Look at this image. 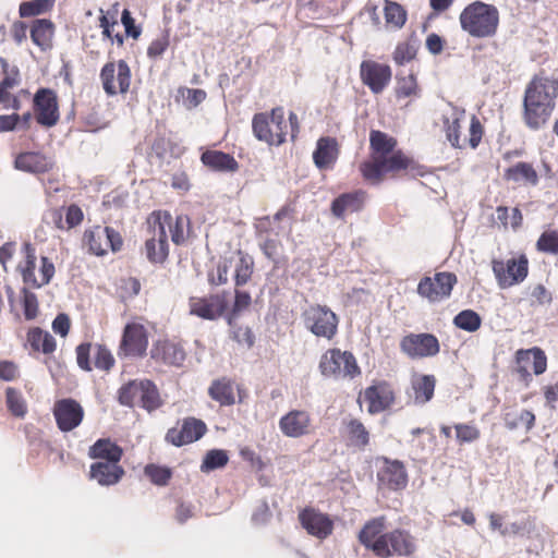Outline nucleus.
<instances>
[{
	"mask_svg": "<svg viewBox=\"0 0 558 558\" xmlns=\"http://www.w3.org/2000/svg\"><path fill=\"white\" fill-rule=\"evenodd\" d=\"M146 239L144 251L147 259L153 264H163L169 257V241L167 229L171 241L175 245H183L191 233V219L187 215L172 217L168 210H154L145 221Z\"/></svg>",
	"mask_w": 558,
	"mask_h": 558,
	"instance_id": "f257e3e1",
	"label": "nucleus"
},
{
	"mask_svg": "<svg viewBox=\"0 0 558 558\" xmlns=\"http://www.w3.org/2000/svg\"><path fill=\"white\" fill-rule=\"evenodd\" d=\"M397 140L379 130L369 133L371 156L360 163L359 170L366 182L378 184L387 173L414 170L415 162L402 150H395Z\"/></svg>",
	"mask_w": 558,
	"mask_h": 558,
	"instance_id": "f03ea898",
	"label": "nucleus"
},
{
	"mask_svg": "<svg viewBox=\"0 0 558 558\" xmlns=\"http://www.w3.org/2000/svg\"><path fill=\"white\" fill-rule=\"evenodd\" d=\"M385 515L373 518L359 532V542L378 558L411 557L416 551L415 537L404 529L386 532Z\"/></svg>",
	"mask_w": 558,
	"mask_h": 558,
	"instance_id": "7ed1b4c3",
	"label": "nucleus"
},
{
	"mask_svg": "<svg viewBox=\"0 0 558 558\" xmlns=\"http://www.w3.org/2000/svg\"><path fill=\"white\" fill-rule=\"evenodd\" d=\"M558 97V77L543 73L534 75L526 85L523 97L522 118L531 130H539L549 121Z\"/></svg>",
	"mask_w": 558,
	"mask_h": 558,
	"instance_id": "20e7f679",
	"label": "nucleus"
},
{
	"mask_svg": "<svg viewBox=\"0 0 558 558\" xmlns=\"http://www.w3.org/2000/svg\"><path fill=\"white\" fill-rule=\"evenodd\" d=\"M290 134L294 140L300 131L299 119L296 113L291 111L289 120L284 118V110L282 107L272 108L268 112L255 113L252 119V131L254 136L265 142L270 146H280L287 141V135Z\"/></svg>",
	"mask_w": 558,
	"mask_h": 558,
	"instance_id": "39448f33",
	"label": "nucleus"
},
{
	"mask_svg": "<svg viewBox=\"0 0 558 558\" xmlns=\"http://www.w3.org/2000/svg\"><path fill=\"white\" fill-rule=\"evenodd\" d=\"M459 23L470 37L492 38L498 33L500 14L496 5L476 0L463 8Z\"/></svg>",
	"mask_w": 558,
	"mask_h": 558,
	"instance_id": "423d86ee",
	"label": "nucleus"
},
{
	"mask_svg": "<svg viewBox=\"0 0 558 558\" xmlns=\"http://www.w3.org/2000/svg\"><path fill=\"white\" fill-rule=\"evenodd\" d=\"M118 400L122 405H140L147 412H153L163 404L157 386L150 379L131 380L123 385L119 389Z\"/></svg>",
	"mask_w": 558,
	"mask_h": 558,
	"instance_id": "0eeeda50",
	"label": "nucleus"
},
{
	"mask_svg": "<svg viewBox=\"0 0 558 558\" xmlns=\"http://www.w3.org/2000/svg\"><path fill=\"white\" fill-rule=\"evenodd\" d=\"M464 120V111H453L451 116L444 118V130L446 137L452 147L463 149L470 147L475 149L478 147L484 135V125L481 120L472 114L469 125V135L461 136L462 122Z\"/></svg>",
	"mask_w": 558,
	"mask_h": 558,
	"instance_id": "6e6552de",
	"label": "nucleus"
},
{
	"mask_svg": "<svg viewBox=\"0 0 558 558\" xmlns=\"http://www.w3.org/2000/svg\"><path fill=\"white\" fill-rule=\"evenodd\" d=\"M24 260L17 266L23 282L34 289H39L50 282L54 276V265L46 256L40 257V264L38 266V275L35 274L36 268V251L35 247L26 242L23 244Z\"/></svg>",
	"mask_w": 558,
	"mask_h": 558,
	"instance_id": "1a4fd4ad",
	"label": "nucleus"
},
{
	"mask_svg": "<svg viewBox=\"0 0 558 558\" xmlns=\"http://www.w3.org/2000/svg\"><path fill=\"white\" fill-rule=\"evenodd\" d=\"M318 368L325 377L355 378L361 375V368L353 353L337 348L329 349L322 355Z\"/></svg>",
	"mask_w": 558,
	"mask_h": 558,
	"instance_id": "9d476101",
	"label": "nucleus"
},
{
	"mask_svg": "<svg viewBox=\"0 0 558 558\" xmlns=\"http://www.w3.org/2000/svg\"><path fill=\"white\" fill-rule=\"evenodd\" d=\"M302 318L305 328L318 338L332 340L338 333L339 318L327 305L308 306Z\"/></svg>",
	"mask_w": 558,
	"mask_h": 558,
	"instance_id": "9b49d317",
	"label": "nucleus"
},
{
	"mask_svg": "<svg viewBox=\"0 0 558 558\" xmlns=\"http://www.w3.org/2000/svg\"><path fill=\"white\" fill-rule=\"evenodd\" d=\"M492 270L500 289H508L523 282L529 275V259L525 254L507 260L493 259Z\"/></svg>",
	"mask_w": 558,
	"mask_h": 558,
	"instance_id": "f8f14e48",
	"label": "nucleus"
},
{
	"mask_svg": "<svg viewBox=\"0 0 558 558\" xmlns=\"http://www.w3.org/2000/svg\"><path fill=\"white\" fill-rule=\"evenodd\" d=\"M131 69L126 61H109L100 70L99 78L107 96L126 94L131 86Z\"/></svg>",
	"mask_w": 558,
	"mask_h": 558,
	"instance_id": "ddd939ff",
	"label": "nucleus"
},
{
	"mask_svg": "<svg viewBox=\"0 0 558 558\" xmlns=\"http://www.w3.org/2000/svg\"><path fill=\"white\" fill-rule=\"evenodd\" d=\"M514 362L513 372L525 387L532 383L531 369L535 375H542L547 369V356L538 347L518 350Z\"/></svg>",
	"mask_w": 558,
	"mask_h": 558,
	"instance_id": "4468645a",
	"label": "nucleus"
},
{
	"mask_svg": "<svg viewBox=\"0 0 558 558\" xmlns=\"http://www.w3.org/2000/svg\"><path fill=\"white\" fill-rule=\"evenodd\" d=\"M458 278L453 272L440 271L433 277H423L417 284V294L430 303L441 302L451 295Z\"/></svg>",
	"mask_w": 558,
	"mask_h": 558,
	"instance_id": "2eb2a0df",
	"label": "nucleus"
},
{
	"mask_svg": "<svg viewBox=\"0 0 558 558\" xmlns=\"http://www.w3.org/2000/svg\"><path fill=\"white\" fill-rule=\"evenodd\" d=\"M36 122L44 128H52L60 120L59 101L53 89L41 87L33 98Z\"/></svg>",
	"mask_w": 558,
	"mask_h": 558,
	"instance_id": "dca6fc26",
	"label": "nucleus"
},
{
	"mask_svg": "<svg viewBox=\"0 0 558 558\" xmlns=\"http://www.w3.org/2000/svg\"><path fill=\"white\" fill-rule=\"evenodd\" d=\"M400 350L411 360L426 359L440 352V343L433 333H409L400 340Z\"/></svg>",
	"mask_w": 558,
	"mask_h": 558,
	"instance_id": "f3484780",
	"label": "nucleus"
},
{
	"mask_svg": "<svg viewBox=\"0 0 558 558\" xmlns=\"http://www.w3.org/2000/svg\"><path fill=\"white\" fill-rule=\"evenodd\" d=\"M148 348V333L138 323L126 324L118 349L119 357H142Z\"/></svg>",
	"mask_w": 558,
	"mask_h": 558,
	"instance_id": "a211bd4d",
	"label": "nucleus"
},
{
	"mask_svg": "<svg viewBox=\"0 0 558 558\" xmlns=\"http://www.w3.org/2000/svg\"><path fill=\"white\" fill-rule=\"evenodd\" d=\"M207 432L204 421L194 416L178 421L177 426L167 430L165 440L175 447H182L201 439Z\"/></svg>",
	"mask_w": 558,
	"mask_h": 558,
	"instance_id": "6ab92c4d",
	"label": "nucleus"
},
{
	"mask_svg": "<svg viewBox=\"0 0 558 558\" xmlns=\"http://www.w3.org/2000/svg\"><path fill=\"white\" fill-rule=\"evenodd\" d=\"M94 349V365L97 369L109 372L114 366V357L111 351L100 343L93 345L90 342H84L76 347V362L81 369L85 372L93 371L90 362V352Z\"/></svg>",
	"mask_w": 558,
	"mask_h": 558,
	"instance_id": "aec40b11",
	"label": "nucleus"
},
{
	"mask_svg": "<svg viewBox=\"0 0 558 558\" xmlns=\"http://www.w3.org/2000/svg\"><path fill=\"white\" fill-rule=\"evenodd\" d=\"M52 413L58 428L63 433L78 427L85 415L81 403L72 398L57 400Z\"/></svg>",
	"mask_w": 558,
	"mask_h": 558,
	"instance_id": "412c9836",
	"label": "nucleus"
},
{
	"mask_svg": "<svg viewBox=\"0 0 558 558\" xmlns=\"http://www.w3.org/2000/svg\"><path fill=\"white\" fill-rule=\"evenodd\" d=\"M228 302L225 293L208 296H191L189 300L190 314L206 320H215L227 311Z\"/></svg>",
	"mask_w": 558,
	"mask_h": 558,
	"instance_id": "4be33fe9",
	"label": "nucleus"
},
{
	"mask_svg": "<svg viewBox=\"0 0 558 558\" xmlns=\"http://www.w3.org/2000/svg\"><path fill=\"white\" fill-rule=\"evenodd\" d=\"M360 77L373 94H380L390 83L391 68L374 60H364L360 65Z\"/></svg>",
	"mask_w": 558,
	"mask_h": 558,
	"instance_id": "5701e85b",
	"label": "nucleus"
},
{
	"mask_svg": "<svg viewBox=\"0 0 558 558\" xmlns=\"http://www.w3.org/2000/svg\"><path fill=\"white\" fill-rule=\"evenodd\" d=\"M364 399L367 402V412L374 415L390 409L395 404L396 392L390 383L379 380L365 388Z\"/></svg>",
	"mask_w": 558,
	"mask_h": 558,
	"instance_id": "b1692460",
	"label": "nucleus"
},
{
	"mask_svg": "<svg viewBox=\"0 0 558 558\" xmlns=\"http://www.w3.org/2000/svg\"><path fill=\"white\" fill-rule=\"evenodd\" d=\"M299 521L310 535L320 539L328 537L333 530V522L330 518L313 507L301 510Z\"/></svg>",
	"mask_w": 558,
	"mask_h": 558,
	"instance_id": "393cba45",
	"label": "nucleus"
},
{
	"mask_svg": "<svg viewBox=\"0 0 558 558\" xmlns=\"http://www.w3.org/2000/svg\"><path fill=\"white\" fill-rule=\"evenodd\" d=\"M281 433L290 438L310 435L313 430V420L305 410H291L279 420Z\"/></svg>",
	"mask_w": 558,
	"mask_h": 558,
	"instance_id": "a878e982",
	"label": "nucleus"
},
{
	"mask_svg": "<svg viewBox=\"0 0 558 558\" xmlns=\"http://www.w3.org/2000/svg\"><path fill=\"white\" fill-rule=\"evenodd\" d=\"M377 480L379 485L391 490L404 488L408 484L404 464L399 460L384 458V465L377 472Z\"/></svg>",
	"mask_w": 558,
	"mask_h": 558,
	"instance_id": "bb28decb",
	"label": "nucleus"
},
{
	"mask_svg": "<svg viewBox=\"0 0 558 558\" xmlns=\"http://www.w3.org/2000/svg\"><path fill=\"white\" fill-rule=\"evenodd\" d=\"M339 155L340 145L338 140L331 136H322L316 142L313 161L319 170H330L335 167Z\"/></svg>",
	"mask_w": 558,
	"mask_h": 558,
	"instance_id": "cd10ccee",
	"label": "nucleus"
},
{
	"mask_svg": "<svg viewBox=\"0 0 558 558\" xmlns=\"http://www.w3.org/2000/svg\"><path fill=\"white\" fill-rule=\"evenodd\" d=\"M125 475V470L120 463L95 461L89 466L88 477L100 486L117 485Z\"/></svg>",
	"mask_w": 558,
	"mask_h": 558,
	"instance_id": "c85d7f7f",
	"label": "nucleus"
},
{
	"mask_svg": "<svg viewBox=\"0 0 558 558\" xmlns=\"http://www.w3.org/2000/svg\"><path fill=\"white\" fill-rule=\"evenodd\" d=\"M14 166L24 172L43 174L53 169L54 161L40 151H23L15 157Z\"/></svg>",
	"mask_w": 558,
	"mask_h": 558,
	"instance_id": "c756f323",
	"label": "nucleus"
},
{
	"mask_svg": "<svg viewBox=\"0 0 558 558\" xmlns=\"http://www.w3.org/2000/svg\"><path fill=\"white\" fill-rule=\"evenodd\" d=\"M342 437L347 447L359 451H364L371 444V433L359 418L343 421Z\"/></svg>",
	"mask_w": 558,
	"mask_h": 558,
	"instance_id": "7c9ffc66",
	"label": "nucleus"
},
{
	"mask_svg": "<svg viewBox=\"0 0 558 558\" xmlns=\"http://www.w3.org/2000/svg\"><path fill=\"white\" fill-rule=\"evenodd\" d=\"M150 355L156 362L170 366H181L186 357L183 347L168 339L157 341L150 351Z\"/></svg>",
	"mask_w": 558,
	"mask_h": 558,
	"instance_id": "2f4dec72",
	"label": "nucleus"
},
{
	"mask_svg": "<svg viewBox=\"0 0 558 558\" xmlns=\"http://www.w3.org/2000/svg\"><path fill=\"white\" fill-rule=\"evenodd\" d=\"M366 197L367 193L363 190L343 193L332 201L330 210L335 217L343 218L347 213L360 211L364 207Z\"/></svg>",
	"mask_w": 558,
	"mask_h": 558,
	"instance_id": "473e14b6",
	"label": "nucleus"
},
{
	"mask_svg": "<svg viewBox=\"0 0 558 558\" xmlns=\"http://www.w3.org/2000/svg\"><path fill=\"white\" fill-rule=\"evenodd\" d=\"M123 448L110 438H99L88 448V457L95 461L120 463Z\"/></svg>",
	"mask_w": 558,
	"mask_h": 558,
	"instance_id": "72a5a7b5",
	"label": "nucleus"
},
{
	"mask_svg": "<svg viewBox=\"0 0 558 558\" xmlns=\"http://www.w3.org/2000/svg\"><path fill=\"white\" fill-rule=\"evenodd\" d=\"M49 223H52L58 230H70L82 223L84 214L76 204H71L65 209V219L63 220L62 208H52L47 214Z\"/></svg>",
	"mask_w": 558,
	"mask_h": 558,
	"instance_id": "f704fd0d",
	"label": "nucleus"
},
{
	"mask_svg": "<svg viewBox=\"0 0 558 558\" xmlns=\"http://www.w3.org/2000/svg\"><path fill=\"white\" fill-rule=\"evenodd\" d=\"M201 161L207 168L218 172H234L239 169V163L230 154L207 149L201 156Z\"/></svg>",
	"mask_w": 558,
	"mask_h": 558,
	"instance_id": "c9c22d12",
	"label": "nucleus"
},
{
	"mask_svg": "<svg viewBox=\"0 0 558 558\" xmlns=\"http://www.w3.org/2000/svg\"><path fill=\"white\" fill-rule=\"evenodd\" d=\"M504 179L508 182L521 183L535 186L539 182L537 170L531 162L519 161L507 168Z\"/></svg>",
	"mask_w": 558,
	"mask_h": 558,
	"instance_id": "e433bc0d",
	"label": "nucleus"
},
{
	"mask_svg": "<svg viewBox=\"0 0 558 558\" xmlns=\"http://www.w3.org/2000/svg\"><path fill=\"white\" fill-rule=\"evenodd\" d=\"M208 396L220 407H230L235 403L234 381L228 377H221L211 381Z\"/></svg>",
	"mask_w": 558,
	"mask_h": 558,
	"instance_id": "4c0bfd02",
	"label": "nucleus"
},
{
	"mask_svg": "<svg viewBox=\"0 0 558 558\" xmlns=\"http://www.w3.org/2000/svg\"><path fill=\"white\" fill-rule=\"evenodd\" d=\"M436 377L434 375H417L413 377L411 387L413 390L414 403L426 404L434 398Z\"/></svg>",
	"mask_w": 558,
	"mask_h": 558,
	"instance_id": "58836bf2",
	"label": "nucleus"
},
{
	"mask_svg": "<svg viewBox=\"0 0 558 558\" xmlns=\"http://www.w3.org/2000/svg\"><path fill=\"white\" fill-rule=\"evenodd\" d=\"M0 65L3 72V78L0 82V104L7 107V102L10 100V89L20 85L21 74L19 68L10 65L4 58H0Z\"/></svg>",
	"mask_w": 558,
	"mask_h": 558,
	"instance_id": "ea45409f",
	"label": "nucleus"
},
{
	"mask_svg": "<svg viewBox=\"0 0 558 558\" xmlns=\"http://www.w3.org/2000/svg\"><path fill=\"white\" fill-rule=\"evenodd\" d=\"M54 24L47 19L35 20L31 27V38L41 50L51 48Z\"/></svg>",
	"mask_w": 558,
	"mask_h": 558,
	"instance_id": "a19ab883",
	"label": "nucleus"
},
{
	"mask_svg": "<svg viewBox=\"0 0 558 558\" xmlns=\"http://www.w3.org/2000/svg\"><path fill=\"white\" fill-rule=\"evenodd\" d=\"M27 342L36 352L51 354L56 351L57 343L52 335L39 327H33L27 332Z\"/></svg>",
	"mask_w": 558,
	"mask_h": 558,
	"instance_id": "79ce46f5",
	"label": "nucleus"
},
{
	"mask_svg": "<svg viewBox=\"0 0 558 558\" xmlns=\"http://www.w3.org/2000/svg\"><path fill=\"white\" fill-rule=\"evenodd\" d=\"M236 263L234 265V284L240 288L246 284L254 272V259L247 253L238 250L236 251Z\"/></svg>",
	"mask_w": 558,
	"mask_h": 558,
	"instance_id": "37998d69",
	"label": "nucleus"
},
{
	"mask_svg": "<svg viewBox=\"0 0 558 558\" xmlns=\"http://www.w3.org/2000/svg\"><path fill=\"white\" fill-rule=\"evenodd\" d=\"M504 423L505 426L508 429H517L521 426H523L526 430H530L533 428L535 424V415L530 410H515V409H508L504 413Z\"/></svg>",
	"mask_w": 558,
	"mask_h": 558,
	"instance_id": "c03bdc74",
	"label": "nucleus"
},
{
	"mask_svg": "<svg viewBox=\"0 0 558 558\" xmlns=\"http://www.w3.org/2000/svg\"><path fill=\"white\" fill-rule=\"evenodd\" d=\"M384 14L387 25L396 29L402 28L408 19L405 9L398 2L390 0L385 1Z\"/></svg>",
	"mask_w": 558,
	"mask_h": 558,
	"instance_id": "a18cd8bd",
	"label": "nucleus"
},
{
	"mask_svg": "<svg viewBox=\"0 0 558 558\" xmlns=\"http://www.w3.org/2000/svg\"><path fill=\"white\" fill-rule=\"evenodd\" d=\"M5 404L9 412L17 417L24 418L27 414V403L22 393L13 387H8L5 390Z\"/></svg>",
	"mask_w": 558,
	"mask_h": 558,
	"instance_id": "49530a36",
	"label": "nucleus"
},
{
	"mask_svg": "<svg viewBox=\"0 0 558 558\" xmlns=\"http://www.w3.org/2000/svg\"><path fill=\"white\" fill-rule=\"evenodd\" d=\"M453 325L468 332H474L482 325L481 316L473 310H463L453 318Z\"/></svg>",
	"mask_w": 558,
	"mask_h": 558,
	"instance_id": "de8ad7c7",
	"label": "nucleus"
},
{
	"mask_svg": "<svg viewBox=\"0 0 558 558\" xmlns=\"http://www.w3.org/2000/svg\"><path fill=\"white\" fill-rule=\"evenodd\" d=\"M53 5L54 0L24 1L19 7V14L21 17H32L51 11Z\"/></svg>",
	"mask_w": 558,
	"mask_h": 558,
	"instance_id": "09e8293b",
	"label": "nucleus"
},
{
	"mask_svg": "<svg viewBox=\"0 0 558 558\" xmlns=\"http://www.w3.org/2000/svg\"><path fill=\"white\" fill-rule=\"evenodd\" d=\"M535 247L538 252L558 255V229H546L538 236Z\"/></svg>",
	"mask_w": 558,
	"mask_h": 558,
	"instance_id": "8fccbe9b",
	"label": "nucleus"
},
{
	"mask_svg": "<svg viewBox=\"0 0 558 558\" xmlns=\"http://www.w3.org/2000/svg\"><path fill=\"white\" fill-rule=\"evenodd\" d=\"M144 474L156 486L168 485L172 477V471L170 468L155 463L145 465Z\"/></svg>",
	"mask_w": 558,
	"mask_h": 558,
	"instance_id": "3c124183",
	"label": "nucleus"
},
{
	"mask_svg": "<svg viewBox=\"0 0 558 558\" xmlns=\"http://www.w3.org/2000/svg\"><path fill=\"white\" fill-rule=\"evenodd\" d=\"M229 461L227 452L222 449L209 450L201 464L202 472H210L216 469L223 468Z\"/></svg>",
	"mask_w": 558,
	"mask_h": 558,
	"instance_id": "603ef678",
	"label": "nucleus"
},
{
	"mask_svg": "<svg viewBox=\"0 0 558 558\" xmlns=\"http://www.w3.org/2000/svg\"><path fill=\"white\" fill-rule=\"evenodd\" d=\"M416 53L417 47L414 40L401 41L397 45L392 53V59L396 64L403 65L412 61L416 57Z\"/></svg>",
	"mask_w": 558,
	"mask_h": 558,
	"instance_id": "864d4df0",
	"label": "nucleus"
},
{
	"mask_svg": "<svg viewBox=\"0 0 558 558\" xmlns=\"http://www.w3.org/2000/svg\"><path fill=\"white\" fill-rule=\"evenodd\" d=\"M94 236L99 240H105L107 250L111 248L113 252L119 251L123 244L121 234L111 227H96Z\"/></svg>",
	"mask_w": 558,
	"mask_h": 558,
	"instance_id": "5fc2aeb1",
	"label": "nucleus"
},
{
	"mask_svg": "<svg viewBox=\"0 0 558 558\" xmlns=\"http://www.w3.org/2000/svg\"><path fill=\"white\" fill-rule=\"evenodd\" d=\"M420 92L416 76L414 74H409L407 76L398 78L396 96L398 98H407L411 96H416Z\"/></svg>",
	"mask_w": 558,
	"mask_h": 558,
	"instance_id": "6e6d98bb",
	"label": "nucleus"
},
{
	"mask_svg": "<svg viewBox=\"0 0 558 558\" xmlns=\"http://www.w3.org/2000/svg\"><path fill=\"white\" fill-rule=\"evenodd\" d=\"M21 293L24 317L26 320H33L38 316L39 313L38 299L36 294L29 291L27 288H23Z\"/></svg>",
	"mask_w": 558,
	"mask_h": 558,
	"instance_id": "4d7b16f0",
	"label": "nucleus"
},
{
	"mask_svg": "<svg viewBox=\"0 0 558 558\" xmlns=\"http://www.w3.org/2000/svg\"><path fill=\"white\" fill-rule=\"evenodd\" d=\"M553 302V293L543 284H535L530 292L531 306H546Z\"/></svg>",
	"mask_w": 558,
	"mask_h": 558,
	"instance_id": "13d9d810",
	"label": "nucleus"
},
{
	"mask_svg": "<svg viewBox=\"0 0 558 558\" xmlns=\"http://www.w3.org/2000/svg\"><path fill=\"white\" fill-rule=\"evenodd\" d=\"M454 429L460 444L473 442L481 437V432L475 425L459 423L454 425Z\"/></svg>",
	"mask_w": 558,
	"mask_h": 558,
	"instance_id": "bf43d9fd",
	"label": "nucleus"
},
{
	"mask_svg": "<svg viewBox=\"0 0 558 558\" xmlns=\"http://www.w3.org/2000/svg\"><path fill=\"white\" fill-rule=\"evenodd\" d=\"M231 266V260L223 259L218 263L215 271H210L208 274V282L211 286H222L226 284L229 280V269Z\"/></svg>",
	"mask_w": 558,
	"mask_h": 558,
	"instance_id": "052dcab7",
	"label": "nucleus"
},
{
	"mask_svg": "<svg viewBox=\"0 0 558 558\" xmlns=\"http://www.w3.org/2000/svg\"><path fill=\"white\" fill-rule=\"evenodd\" d=\"M182 96L184 98L185 106L189 109H192L202 104L206 99L207 94L204 89L199 88H184L182 90Z\"/></svg>",
	"mask_w": 558,
	"mask_h": 558,
	"instance_id": "680f3d73",
	"label": "nucleus"
},
{
	"mask_svg": "<svg viewBox=\"0 0 558 558\" xmlns=\"http://www.w3.org/2000/svg\"><path fill=\"white\" fill-rule=\"evenodd\" d=\"M170 45V41H169V36L168 35H162L156 39H154L148 48H147V56L149 59H158L160 58L165 51L168 49Z\"/></svg>",
	"mask_w": 558,
	"mask_h": 558,
	"instance_id": "e2e57ef3",
	"label": "nucleus"
},
{
	"mask_svg": "<svg viewBox=\"0 0 558 558\" xmlns=\"http://www.w3.org/2000/svg\"><path fill=\"white\" fill-rule=\"evenodd\" d=\"M251 303H252L251 294L247 291L240 290L239 288L235 287L232 313L236 314L242 311H245L246 308L250 307Z\"/></svg>",
	"mask_w": 558,
	"mask_h": 558,
	"instance_id": "0e129e2a",
	"label": "nucleus"
},
{
	"mask_svg": "<svg viewBox=\"0 0 558 558\" xmlns=\"http://www.w3.org/2000/svg\"><path fill=\"white\" fill-rule=\"evenodd\" d=\"M95 229L85 232L86 243L88 245L89 251L97 255L101 256L107 253V245L105 244V240L96 239Z\"/></svg>",
	"mask_w": 558,
	"mask_h": 558,
	"instance_id": "69168bd1",
	"label": "nucleus"
},
{
	"mask_svg": "<svg viewBox=\"0 0 558 558\" xmlns=\"http://www.w3.org/2000/svg\"><path fill=\"white\" fill-rule=\"evenodd\" d=\"M121 22L125 28V34L134 39H137L142 33L140 26L135 25V20L132 17L130 11L124 9L121 16Z\"/></svg>",
	"mask_w": 558,
	"mask_h": 558,
	"instance_id": "338daca9",
	"label": "nucleus"
},
{
	"mask_svg": "<svg viewBox=\"0 0 558 558\" xmlns=\"http://www.w3.org/2000/svg\"><path fill=\"white\" fill-rule=\"evenodd\" d=\"M174 517L178 523L184 524L189 519L194 517V506L191 502L179 500Z\"/></svg>",
	"mask_w": 558,
	"mask_h": 558,
	"instance_id": "774afa93",
	"label": "nucleus"
}]
</instances>
